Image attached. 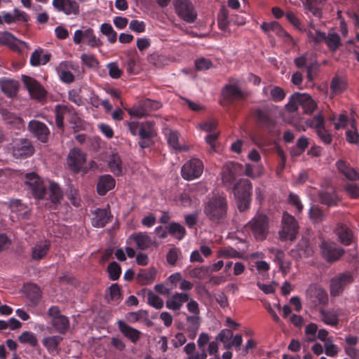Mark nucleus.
<instances>
[{
    "label": "nucleus",
    "mask_w": 359,
    "mask_h": 359,
    "mask_svg": "<svg viewBox=\"0 0 359 359\" xmlns=\"http://www.w3.org/2000/svg\"><path fill=\"white\" fill-rule=\"evenodd\" d=\"M324 41L332 51H335L341 45L340 36L334 32H330L325 35Z\"/></svg>",
    "instance_id": "49530a36"
},
{
    "label": "nucleus",
    "mask_w": 359,
    "mask_h": 359,
    "mask_svg": "<svg viewBox=\"0 0 359 359\" xmlns=\"http://www.w3.org/2000/svg\"><path fill=\"white\" fill-rule=\"evenodd\" d=\"M217 126V123L214 119H209L201 122L198 126L201 130L208 133L205 137V140L206 143L210 145V150L211 151H214L215 150V142L219 134V133L216 130Z\"/></svg>",
    "instance_id": "ddd939ff"
},
{
    "label": "nucleus",
    "mask_w": 359,
    "mask_h": 359,
    "mask_svg": "<svg viewBox=\"0 0 359 359\" xmlns=\"http://www.w3.org/2000/svg\"><path fill=\"white\" fill-rule=\"evenodd\" d=\"M252 184L247 180H241L233 187L238 208L243 212L249 208L251 201Z\"/></svg>",
    "instance_id": "20e7f679"
},
{
    "label": "nucleus",
    "mask_w": 359,
    "mask_h": 359,
    "mask_svg": "<svg viewBox=\"0 0 359 359\" xmlns=\"http://www.w3.org/2000/svg\"><path fill=\"white\" fill-rule=\"evenodd\" d=\"M53 6L57 11L67 15L79 13V5L74 0H53Z\"/></svg>",
    "instance_id": "a211bd4d"
},
{
    "label": "nucleus",
    "mask_w": 359,
    "mask_h": 359,
    "mask_svg": "<svg viewBox=\"0 0 359 359\" xmlns=\"http://www.w3.org/2000/svg\"><path fill=\"white\" fill-rule=\"evenodd\" d=\"M3 173L0 177V194H5L8 189V182L9 180L11 182H17L15 175L18 174L17 170H13L10 168H2Z\"/></svg>",
    "instance_id": "c85d7f7f"
},
{
    "label": "nucleus",
    "mask_w": 359,
    "mask_h": 359,
    "mask_svg": "<svg viewBox=\"0 0 359 359\" xmlns=\"http://www.w3.org/2000/svg\"><path fill=\"white\" fill-rule=\"evenodd\" d=\"M68 121L74 132H78L85 128V122L74 111H72V114L69 116Z\"/></svg>",
    "instance_id": "3c124183"
},
{
    "label": "nucleus",
    "mask_w": 359,
    "mask_h": 359,
    "mask_svg": "<svg viewBox=\"0 0 359 359\" xmlns=\"http://www.w3.org/2000/svg\"><path fill=\"white\" fill-rule=\"evenodd\" d=\"M153 124L151 122H147L145 124H142L139 135L141 139H148L153 135Z\"/></svg>",
    "instance_id": "774afa93"
},
{
    "label": "nucleus",
    "mask_w": 359,
    "mask_h": 359,
    "mask_svg": "<svg viewBox=\"0 0 359 359\" xmlns=\"http://www.w3.org/2000/svg\"><path fill=\"white\" fill-rule=\"evenodd\" d=\"M28 128L39 140L42 142L47 141L49 130L44 123L39 121L32 120L29 121Z\"/></svg>",
    "instance_id": "4be33fe9"
},
{
    "label": "nucleus",
    "mask_w": 359,
    "mask_h": 359,
    "mask_svg": "<svg viewBox=\"0 0 359 359\" xmlns=\"http://www.w3.org/2000/svg\"><path fill=\"white\" fill-rule=\"evenodd\" d=\"M72 111L65 105H57L55 108V123L59 128L64 126V120L69 119Z\"/></svg>",
    "instance_id": "f704fd0d"
},
{
    "label": "nucleus",
    "mask_w": 359,
    "mask_h": 359,
    "mask_svg": "<svg viewBox=\"0 0 359 359\" xmlns=\"http://www.w3.org/2000/svg\"><path fill=\"white\" fill-rule=\"evenodd\" d=\"M84 39L87 41V44L92 48L100 47L102 46V42L96 37L93 33V29H87L85 30Z\"/></svg>",
    "instance_id": "5fc2aeb1"
},
{
    "label": "nucleus",
    "mask_w": 359,
    "mask_h": 359,
    "mask_svg": "<svg viewBox=\"0 0 359 359\" xmlns=\"http://www.w3.org/2000/svg\"><path fill=\"white\" fill-rule=\"evenodd\" d=\"M107 68L109 72V75L111 79H119L123 74V71L120 69L117 62H113L108 63Z\"/></svg>",
    "instance_id": "052dcab7"
},
{
    "label": "nucleus",
    "mask_w": 359,
    "mask_h": 359,
    "mask_svg": "<svg viewBox=\"0 0 359 359\" xmlns=\"http://www.w3.org/2000/svg\"><path fill=\"white\" fill-rule=\"evenodd\" d=\"M117 325L120 332L132 343L135 344L141 339L142 335V332L130 326L123 320H118L117 321Z\"/></svg>",
    "instance_id": "412c9836"
},
{
    "label": "nucleus",
    "mask_w": 359,
    "mask_h": 359,
    "mask_svg": "<svg viewBox=\"0 0 359 359\" xmlns=\"http://www.w3.org/2000/svg\"><path fill=\"white\" fill-rule=\"evenodd\" d=\"M306 123L311 128H314L316 131L320 128L325 126V119L321 113H319Z\"/></svg>",
    "instance_id": "338daca9"
},
{
    "label": "nucleus",
    "mask_w": 359,
    "mask_h": 359,
    "mask_svg": "<svg viewBox=\"0 0 359 359\" xmlns=\"http://www.w3.org/2000/svg\"><path fill=\"white\" fill-rule=\"evenodd\" d=\"M126 319L130 323H135L139 321H149L148 313L144 310H139L136 312H130L126 315Z\"/></svg>",
    "instance_id": "c03bdc74"
},
{
    "label": "nucleus",
    "mask_w": 359,
    "mask_h": 359,
    "mask_svg": "<svg viewBox=\"0 0 359 359\" xmlns=\"http://www.w3.org/2000/svg\"><path fill=\"white\" fill-rule=\"evenodd\" d=\"M299 107L305 114H311L316 109L317 103L309 94L296 93L290 97L285 109L289 112H294Z\"/></svg>",
    "instance_id": "7ed1b4c3"
},
{
    "label": "nucleus",
    "mask_w": 359,
    "mask_h": 359,
    "mask_svg": "<svg viewBox=\"0 0 359 359\" xmlns=\"http://www.w3.org/2000/svg\"><path fill=\"white\" fill-rule=\"evenodd\" d=\"M227 211V201L223 194L214 193L204 207V213L213 222L218 223Z\"/></svg>",
    "instance_id": "f257e3e1"
},
{
    "label": "nucleus",
    "mask_w": 359,
    "mask_h": 359,
    "mask_svg": "<svg viewBox=\"0 0 359 359\" xmlns=\"http://www.w3.org/2000/svg\"><path fill=\"white\" fill-rule=\"evenodd\" d=\"M336 167L339 172L343 175L347 180L355 181L359 179L358 172L344 160L340 159L337 161Z\"/></svg>",
    "instance_id": "bb28decb"
},
{
    "label": "nucleus",
    "mask_w": 359,
    "mask_h": 359,
    "mask_svg": "<svg viewBox=\"0 0 359 359\" xmlns=\"http://www.w3.org/2000/svg\"><path fill=\"white\" fill-rule=\"evenodd\" d=\"M330 88L332 95L339 94L345 90L346 83L343 79L335 77L332 80Z\"/></svg>",
    "instance_id": "6e6d98bb"
},
{
    "label": "nucleus",
    "mask_w": 359,
    "mask_h": 359,
    "mask_svg": "<svg viewBox=\"0 0 359 359\" xmlns=\"http://www.w3.org/2000/svg\"><path fill=\"white\" fill-rule=\"evenodd\" d=\"M211 336L207 332H201L197 339V346L201 351L198 356L205 359L208 355L219 358V345L216 341H210Z\"/></svg>",
    "instance_id": "423d86ee"
},
{
    "label": "nucleus",
    "mask_w": 359,
    "mask_h": 359,
    "mask_svg": "<svg viewBox=\"0 0 359 359\" xmlns=\"http://www.w3.org/2000/svg\"><path fill=\"white\" fill-rule=\"evenodd\" d=\"M307 299H309L313 305H325L328 301V296L326 291L318 285H311L306 291Z\"/></svg>",
    "instance_id": "f3484780"
},
{
    "label": "nucleus",
    "mask_w": 359,
    "mask_h": 359,
    "mask_svg": "<svg viewBox=\"0 0 359 359\" xmlns=\"http://www.w3.org/2000/svg\"><path fill=\"white\" fill-rule=\"evenodd\" d=\"M236 165L227 164L222 172V182L226 186H230L236 177Z\"/></svg>",
    "instance_id": "79ce46f5"
},
{
    "label": "nucleus",
    "mask_w": 359,
    "mask_h": 359,
    "mask_svg": "<svg viewBox=\"0 0 359 359\" xmlns=\"http://www.w3.org/2000/svg\"><path fill=\"white\" fill-rule=\"evenodd\" d=\"M53 327L60 333H64L69 327V320L65 316H60L51 320Z\"/></svg>",
    "instance_id": "de8ad7c7"
},
{
    "label": "nucleus",
    "mask_w": 359,
    "mask_h": 359,
    "mask_svg": "<svg viewBox=\"0 0 359 359\" xmlns=\"http://www.w3.org/2000/svg\"><path fill=\"white\" fill-rule=\"evenodd\" d=\"M24 292L33 306L39 304L41 294L40 288L35 284L29 283L24 286Z\"/></svg>",
    "instance_id": "cd10ccee"
},
{
    "label": "nucleus",
    "mask_w": 359,
    "mask_h": 359,
    "mask_svg": "<svg viewBox=\"0 0 359 359\" xmlns=\"http://www.w3.org/2000/svg\"><path fill=\"white\" fill-rule=\"evenodd\" d=\"M34 153V148L30 142L25 139L16 140L13 147V155L15 158L29 157Z\"/></svg>",
    "instance_id": "dca6fc26"
},
{
    "label": "nucleus",
    "mask_w": 359,
    "mask_h": 359,
    "mask_svg": "<svg viewBox=\"0 0 359 359\" xmlns=\"http://www.w3.org/2000/svg\"><path fill=\"white\" fill-rule=\"evenodd\" d=\"M189 300V295L183 292H177L166 301V307L172 311L180 310L183 304Z\"/></svg>",
    "instance_id": "393cba45"
},
{
    "label": "nucleus",
    "mask_w": 359,
    "mask_h": 359,
    "mask_svg": "<svg viewBox=\"0 0 359 359\" xmlns=\"http://www.w3.org/2000/svg\"><path fill=\"white\" fill-rule=\"evenodd\" d=\"M18 341L25 345H28L31 347H36L39 341L36 334L30 331L22 332L18 337Z\"/></svg>",
    "instance_id": "a19ab883"
},
{
    "label": "nucleus",
    "mask_w": 359,
    "mask_h": 359,
    "mask_svg": "<svg viewBox=\"0 0 359 359\" xmlns=\"http://www.w3.org/2000/svg\"><path fill=\"white\" fill-rule=\"evenodd\" d=\"M135 243L137 247L140 250H146L152 245L157 246L155 240L151 238L147 233H135L131 234L128 238V243Z\"/></svg>",
    "instance_id": "6ab92c4d"
},
{
    "label": "nucleus",
    "mask_w": 359,
    "mask_h": 359,
    "mask_svg": "<svg viewBox=\"0 0 359 359\" xmlns=\"http://www.w3.org/2000/svg\"><path fill=\"white\" fill-rule=\"evenodd\" d=\"M22 79L32 98L38 101L46 99L47 92L36 80L25 75L22 76Z\"/></svg>",
    "instance_id": "f8f14e48"
},
{
    "label": "nucleus",
    "mask_w": 359,
    "mask_h": 359,
    "mask_svg": "<svg viewBox=\"0 0 359 359\" xmlns=\"http://www.w3.org/2000/svg\"><path fill=\"white\" fill-rule=\"evenodd\" d=\"M233 337V332L229 329L222 330L215 337V341L222 343L224 345L229 343V340Z\"/></svg>",
    "instance_id": "69168bd1"
},
{
    "label": "nucleus",
    "mask_w": 359,
    "mask_h": 359,
    "mask_svg": "<svg viewBox=\"0 0 359 359\" xmlns=\"http://www.w3.org/2000/svg\"><path fill=\"white\" fill-rule=\"evenodd\" d=\"M336 233L341 243L344 245H349L353 239L351 231L346 226H340L336 229Z\"/></svg>",
    "instance_id": "a18cd8bd"
},
{
    "label": "nucleus",
    "mask_w": 359,
    "mask_h": 359,
    "mask_svg": "<svg viewBox=\"0 0 359 359\" xmlns=\"http://www.w3.org/2000/svg\"><path fill=\"white\" fill-rule=\"evenodd\" d=\"M201 318L198 316H189L186 318V322L184 327H178L180 330L187 332L190 339H194L200 329Z\"/></svg>",
    "instance_id": "aec40b11"
},
{
    "label": "nucleus",
    "mask_w": 359,
    "mask_h": 359,
    "mask_svg": "<svg viewBox=\"0 0 359 359\" xmlns=\"http://www.w3.org/2000/svg\"><path fill=\"white\" fill-rule=\"evenodd\" d=\"M203 171V162L198 158H192L182 166L181 173L184 180H193L198 178Z\"/></svg>",
    "instance_id": "9b49d317"
},
{
    "label": "nucleus",
    "mask_w": 359,
    "mask_h": 359,
    "mask_svg": "<svg viewBox=\"0 0 359 359\" xmlns=\"http://www.w3.org/2000/svg\"><path fill=\"white\" fill-rule=\"evenodd\" d=\"M18 172V174L15 175L17 182L20 180H23L36 199L43 198L46 192V185L44 181L34 172H27L25 175L19 171Z\"/></svg>",
    "instance_id": "f03ea898"
},
{
    "label": "nucleus",
    "mask_w": 359,
    "mask_h": 359,
    "mask_svg": "<svg viewBox=\"0 0 359 359\" xmlns=\"http://www.w3.org/2000/svg\"><path fill=\"white\" fill-rule=\"evenodd\" d=\"M167 141L170 147L178 151H186V146H180L179 143V134L177 131L172 130H166L165 132Z\"/></svg>",
    "instance_id": "4c0bfd02"
},
{
    "label": "nucleus",
    "mask_w": 359,
    "mask_h": 359,
    "mask_svg": "<svg viewBox=\"0 0 359 359\" xmlns=\"http://www.w3.org/2000/svg\"><path fill=\"white\" fill-rule=\"evenodd\" d=\"M320 248L322 256L328 262L337 260L344 253V250L332 242L323 241Z\"/></svg>",
    "instance_id": "2eb2a0df"
},
{
    "label": "nucleus",
    "mask_w": 359,
    "mask_h": 359,
    "mask_svg": "<svg viewBox=\"0 0 359 359\" xmlns=\"http://www.w3.org/2000/svg\"><path fill=\"white\" fill-rule=\"evenodd\" d=\"M297 231L298 225L294 217L287 212H284L282 219V228L279 232L280 239L292 241L295 238Z\"/></svg>",
    "instance_id": "1a4fd4ad"
},
{
    "label": "nucleus",
    "mask_w": 359,
    "mask_h": 359,
    "mask_svg": "<svg viewBox=\"0 0 359 359\" xmlns=\"http://www.w3.org/2000/svg\"><path fill=\"white\" fill-rule=\"evenodd\" d=\"M325 352L328 357H334L339 351V347L334 344L332 339H328L324 343Z\"/></svg>",
    "instance_id": "0e129e2a"
},
{
    "label": "nucleus",
    "mask_w": 359,
    "mask_h": 359,
    "mask_svg": "<svg viewBox=\"0 0 359 359\" xmlns=\"http://www.w3.org/2000/svg\"><path fill=\"white\" fill-rule=\"evenodd\" d=\"M5 42L13 49L20 48V45H25V43L15 38L13 34L6 32L4 34Z\"/></svg>",
    "instance_id": "4d7b16f0"
},
{
    "label": "nucleus",
    "mask_w": 359,
    "mask_h": 359,
    "mask_svg": "<svg viewBox=\"0 0 359 359\" xmlns=\"http://www.w3.org/2000/svg\"><path fill=\"white\" fill-rule=\"evenodd\" d=\"M148 304L156 309H161L163 306V301L153 292L149 291L147 294Z\"/></svg>",
    "instance_id": "bf43d9fd"
},
{
    "label": "nucleus",
    "mask_w": 359,
    "mask_h": 359,
    "mask_svg": "<svg viewBox=\"0 0 359 359\" xmlns=\"http://www.w3.org/2000/svg\"><path fill=\"white\" fill-rule=\"evenodd\" d=\"M0 86L1 90L8 97H13L16 95L18 84V82L14 80L2 79L0 80Z\"/></svg>",
    "instance_id": "c9c22d12"
},
{
    "label": "nucleus",
    "mask_w": 359,
    "mask_h": 359,
    "mask_svg": "<svg viewBox=\"0 0 359 359\" xmlns=\"http://www.w3.org/2000/svg\"><path fill=\"white\" fill-rule=\"evenodd\" d=\"M168 231L170 234L174 236L178 240L182 239L186 234L184 226L175 222L169 224Z\"/></svg>",
    "instance_id": "864d4df0"
},
{
    "label": "nucleus",
    "mask_w": 359,
    "mask_h": 359,
    "mask_svg": "<svg viewBox=\"0 0 359 359\" xmlns=\"http://www.w3.org/2000/svg\"><path fill=\"white\" fill-rule=\"evenodd\" d=\"M217 257L224 259L242 258V255L236 250L231 247H226L217 251Z\"/></svg>",
    "instance_id": "09e8293b"
},
{
    "label": "nucleus",
    "mask_w": 359,
    "mask_h": 359,
    "mask_svg": "<svg viewBox=\"0 0 359 359\" xmlns=\"http://www.w3.org/2000/svg\"><path fill=\"white\" fill-rule=\"evenodd\" d=\"M50 199L53 203H57L62 198V194L60 186L53 182H49Z\"/></svg>",
    "instance_id": "603ef678"
},
{
    "label": "nucleus",
    "mask_w": 359,
    "mask_h": 359,
    "mask_svg": "<svg viewBox=\"0 0 359 359\" xmlns=\"http://www.w3.org/2000/svg\"><path fill=\"white\" fill-rule=\"evenodd\" d=\"M62 341V337L60 335L46 336L42 339V344L51 355L55 356L60 351Z\"/></svg>",
    "instance_id": "5701e85b"
},
{
    "label": "nucleus",
    "mask_w": 359,
    "mask_h": 359,
    "mask_svg": "<svg viewBox=\"0 0 359 359\" xmlns=\"http://www.w3.org/2000/svg\"><path fill=\"white\" fill-rule=\"evenodd\" d=\"M50 242L47 240L37 241L32 247L31 257L33 260H40L46 257L50 249Z\"/></svg>",
    "instance_id": "b1692460"
},
{
    "label": "nucleus",
    "mask_w": 359,
    "mask_h": 359,
    "mask_svg": "<svg viewBox=\"0 0 359 359\" xmlns=\"http://www.w3.org/2000/svg\"><path fill=\"white\" fill-rule=\"evenodd\" d=\"M86 91L87 89L74 88L72 89L68 93L69 100L78 106L85 104L86 102Z\"/></svg>",
    "instance_id": "72a5a7b5"
},
{
    "label": "nucleus",
    "mask_w": 359,
    "mask_h": 359,
    "mask_svg": "<svg viewBox=\"0 0 359 359\" xmlns=\"http://www.w3.org/2000/svg\"><path fill=\"white\" fill-rule=\"evenodd\" d=\"M262 93L266 99L274 102H280L285 97V93L283 88L278 86H267L264 87Z\"/></svg>",
    "instance_id": "a878e982"
},
{
    "label": "nucleus",
    "mask_w": 359,
    "mask_h": 359,
    "mask_svg": "<svg viewBox=\"0 0 359 359\" xmlns=\"http://www.w3.org/2000/svg\"><path fill=\"white\" fill-rule=\"evenodd\" d=\"M3 119L9 125L18 129L24 128L25 124L22 119L15 114L5 109L0 110Z\"/></svg>",
    "instance_id": "2f4dec72"
},
{
    "label": "nucleus",
    "mask_w": 359,
    "mask_h": 359,
    "mask_svg": "<svg viewBox=\"0 0 359 359\" xmlns=\"http://www.w3.org/2000/svg\"><path fill=\"white\" fill-rule=\"evenodd\" d=\"M86 154L78 148H73L69 151L67 158L69 168L75 173L80 171L86 172Z\"/></svg>",
    "instance_id": "9d476101"
},
{
    "label": "nucleus",
    "mask_w": 359,
    "mask_h": 359,
    "mask_svg": "<svg viewBox=\"0 0 359 359\" xmlns=\"http://www.w3.org/2000/svg\"><path fill=\"white\" fill-rule=\"evenodd\" d=\"M9 207L11 212L15 213L19 217H26L29 212V208L18 199L11 200Z\"/></svg>",
    "instance_id": "ea45409f"
},
{
    "label": "nucleus",
    "mask_w": 359,
    "mask_h": 359,
    "mask_svg": "<svg viewBox=\"0 0 359 359\" xmlns=\"http://www.w3.org/2000/svg\"><path fill=\"white\" fill-rule=\"evenodd\" d=\"M82 63L87 67L97 70L100 67V62L92 54L83 53L81 55Z\"/></svg>",
    "instance_id": "8fccbe9b"
},
{
    "label": "nucleus",
    "mask_w": 359,
    "mask_h": 359,
    "mask_svg": "<svg viewBox=\"0 0 359 359\" xmlns=\"http://www.w3.org/2000/svg\"><path fill=\"white\" fill-rule=\"evenodd\" d=\"M249 269L257 277L264 278L268 276L270 264L263 259L265 257L262 252H256L249 255Z\"/></svg>",
    "instance_id": "0eeeda50"
},
{
    "label": "nucleus",
    "mask_w": 359,
    "mask_h": 359,
    "mask_svg": "<svg viewBox=\"0 0 359 359\" xmlns=\"http://www.w3.org/2000/svg\"><path fill=\"white\" fill-rule=\"evenodd\" d=\"M339 310H322L320 311V316L322 320L327 325L335 326L339 322Z\"/></svg>",
    "instance_id": "58836bf2"
},
{
    "label": "nucleus",
    "mask_w": 359,
    "mask_h": 359,
    "mask_svg": "<svg viewBox=\"0 0 359 359\" xmlns=\"http://www.w3.org/2000/svg\"><path fill=\"white\" fill-rule=\"evenodd\" d=\"M353 280V276L350 272H344L335 276L330 280V294L334 297L338 296Z\"/></svg>",
    "instance_id": "4468645a"
},
{
    "label": "nucleus",
    "mask_w": 359,
    "mask_h": 359,
    "mask_svg": "<svg viewBox=\"0 0 359 359\" xmlns=\"http://www.w3.org/2000/svg\"><path fill=\"white\" fill-rule=\"evenodd\" d=\"M174 7L177 15L187 22H193L197 18V12L189 0H175Z\"/></svg>",
    "instance_id": "6e6552de"
},
{
    "label": "nucleus",
    "mask_w": 359,
    "mask_h": 359,
    "mask_svg": "<svg viewBox=\"0 0 359 359\" xmlns=\"http://www.w3.org/2000/svg\"><path fill=\"white\" fill-rule=\"evenodd\" d=\"M294 62L298 67H308V77L309 78V79H311L310 69L314 64L316 63L315 57H313L312 54L306 53L302 56L296 58Z\"/></svg>",
    "instance_id": "e433bc0d"
},
{
    "label": "nucleus",
    "mask_w": 359,
    "mask_h": 359,
    "mask_svg": "<svg viewBox=\"0 0 359 359\" xmlns=\"http://www.w3.org/2000/svg\"><path fill=\"white\" fill-rule=\"evenodd\" d=\"M110 213L107 209H97L95 212V216L92 219L94 226L101 228L109 222Z\"/></svg>",
    "instance_id": "473e14b6"
},
{
    "label": "nucleus",
    "mask_w": 359,
    "mask_h": 359,
    "mask_svg": "<svg viewBox=\"0 0 359 359\" xmlns=\"http://www.w3.org/2000/svg\"><path fill=\"white\" fill-rule=\"evenodd\" d=\"M114 187L115 180L111 175H102L100 177L97 186V193L100 196H104Z\"/></svg>",
    "instance_id": "c756f323"
},
{
    "label": "nucleus",
    "mask_w": 359,
    "mask_h": 359,
    "mask_svg": "<svg viewBox=\"0 0 359 359\" xmlns=\"http://www.w3.org/2000/svg\"><path fill=\"white\" fill-rule=\"evenodd\" d=\"M108 165L111 172L115 175L121 176L123 175L125 168L121 157L117 154H112L109 156Z\"/></svg>",
    "instance_id": "7c9ffc66"
},
{
    "label": "nucleus",
    "mask_w": 359,
    "mask_h": 359,
    "mask_svg": "<svg viewBox=\"0 0 359 359\" xmlns=\"http://www.w3.org/2000/svg\"><path fill=\"white\" fill-rule=\"evenodd\" d=\"M224 97L234 100L239 99L243 97V93L236 84H229L226 86L222 91Z\"/></svg>",
    "instance_id": "37998d69"
},
{
    "label": "nucleus",
    "mask_w": 359,
    "mask_h": 359,
    "mask_svg": "<svg viewBox=\"0 0 359 359\" xmlns=\"http://www.w3.org/2000/svg\"><path fill=\"white\" fill-rule=\"evenodd\" d=\"M128 114L131 116H135L138 118L143 117L147 114V109L144 107V101L142 104H139L128 109Z\"/></svg>",
    "instance_id": "e2e57ef3"
},
{
    "label": "nucleus",
    "mask_w": 359,
    "mask_h": 359,
    "mask_svg": "<svg viewBox=\"0 0 359 359\" xmlns=\"http://www.w3.org/2000/svg\"><path fill=\"white\" fill-rule=\"evenodd\" d=\"M320 196L322 201L327 205H335L339 200L336 193L334 191L330 192L323 191L320 193Z\"/></svg>",
    "instance_id": "13d9d810"
},
{
    "label": "nucleus",
    "mask_w": 359,
    "mask_h": 359,
    "mask_svg": "<svg viewBox=\"0 0 359 359\" xmlns=\"http://www.w3.org/2000/svg\"><path fill=\"white\" fill-rule=\"evenodd\" d=\"M245 231L257 240H263L268 233V218L264 214H257L244 227Z\"/></svg>",
    "instance_id": "39448f33"
},
{
    "label": "nucleus",
    "mask_w": 359,
    "mask_h": 359,
    "mask_svg": "<svg viewBox=\"0 0 359 359\" xmlns=\"http://www.w3.org/2000/svg\"><path fill=\"white\" fill-rule=\"evenodd\" d=\"M156 270L154 268H150L147 270H144L140 273L142 281L143 284L148 285L151 283L156 277Z\"/></svg>",
    "instance_id": "680f3d73"
}]
</instances>
